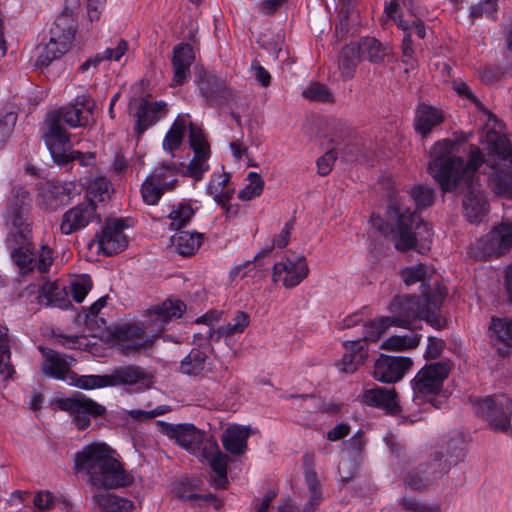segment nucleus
<instances>
[{
    "label": "nucleus",
    "instance_id": "nucleus-19",
    "mask_svg": "<svg viewBox=\"0 0 512 512\" xmlns=\"http://www.w3.org/2000/svg\"><path fill=\"white\" fill-rule=\"evenodd\" d=\"M124 227L123 220L118 219L107 222L94 241L97 245V252L111 256L123 251L128 243L127 237L123 232Z\"/></svg>",
    "mask_w": 512,
    "mask_h": 512
},
{
    "label": "nucleus",
    "instance_id": "nucleus-5",
    "mask_svg": "<svg viewBox=\"0 0 512 512\" xmlns=\"http://www.w3.org/2000/svg\"><path fill=\"white\" fill-rule=\"evenodd\" d=\"M418 282L421 283V301L418 300V319L426 321L435 329L446 326L441 313L442 304L447 296L446 288L441 286L439 276L432 265L418 262Z\"/></svg>",
    "mask_w": 512,
    "mask_h": 512
},
{
    "label": "nucleus",
    "instance_id": "nucleus-3",
    "mask_svg": "<svg viewBox=\"0 0 512 512\" xmlns=\"http://www.w3.org/2000/svg\"><path fill=\"white\" fill-rule=\"evenodd\" d=\"M95 102L88 94L79 95L70 105L50 113L47 117V132L44 140L50 152L57 157L63 155V144L68 142V134L62 123L71 128L85 127L94 122Z\"/></svg>",
    "mask_w": 512,
    "mask_h": 512
},
{
    "label": "nucleus",
    "instance_id": "nucleus-41",
    "mask_svg": "<svg viewBox=\"0 0 512 512\" xmlns=\"http://www.w3.org/2000/svg\"><path fill=\"white\" fill-rule=\"evenodd\" d=\"M187 128V121L183 118L178 117L163 139V149L174 157V151L182 144L185 132Z\"/></svg>",
    "mask_w": 512,
    "mask_h": 512
},
{
    "label": "nucleus",
    "instance_id": "nucleus-55",
    "mask_svg": "<svg viewBox=\"0 0 512 512\" xmlns=\"http://www.w3.org/2000/svg\"><path fill=\"white\" fill-rule=\"evenodd\" d=\"M166 191L168 190L152 180L150 177L146 178L141 188L143 201L148 205L156 204L162 194Z\"/></svg>",
    "mask_w": 512,
    "mask_h": 512
},
{
    "label": "nucleus",
    "instance_id": "nucleus-31",
    "mask_svg": "<svg viewBox=\"0 0 512 512\" xmlns=\"http://www.w3.org/2000/svg\"><path fill=\"white\" fill-rule=\"evenodd\" d=\"M185 308L182 301H164L161 305L155 307L150 313L151 325L157 334L161 333L164 325L173 318L181 317Z\"/></svg>",
    "mask_w": 512,
    "mask_h": 512
},
{
    "label": "nucleus",
    "instance_id": "nucleus-24",
    "mask_svg": "<svg viewBox=\"0 0 512 512\" xmlns=\"http://www.w3.org/2000/svg\"><path fill=\"white\" fill-rule=\"evenodd\" d=\"M195 60L192 46L180 43L174 46L171 58L173 68L172 86L183 85L190 77V67Z\"/></svg>",
    "mask_w": 512,
    "mask_h": 512
},
{
    "label": "nucleus",
    "instance_id": "nucleus-16",
    "mask_svg": "<svg viewBox=\"0 0 512 512\" xmlns=\"http://www.w3.org/2000/svg\"><path fill=\"white\" fill-rule=\"evenodd\" d=\"M512 246V223H501L472 247V254L476 258L484 259L500 256Z\"/></svg>",
    "mask_w": 512,
    "mask_h": 512
},
{
    "label": "nucleus",
    "instance_id": "nucleus-49",
    "mask_svg": "<svg viewBox=\"0 0 512 512\" xmlns=\"http://www.w3.org/2000/svg\"><path fill=\"white\" fill-rule=\"evenodd\" d=\"M34 507L38 512H45L53 507L60 506L61 509L68 511L70 505L62 497H55L49 491L38 492L33 499Z\"/></svg>",
    "mask_w": 512,
    "mask_h": 512
},
{
    "label": "nucleus",
    "instance_id": "nucleus-51",
    "mask_svg": "<svg viewBox=\"0 0 512 512\" xmlns=\"http://www.w3.org/2000/svg\"><path fill=\"white\" fill-rule=\"evenodd\" d=\"M43 196L51 206L64 204L69 199L68 189L60 183L48 182L43 190Z\"/></svg>",
    "mask_w": 512,
    "mask_h": 512
},
{
    "label": "nucleus",
    "instance_id": "nucleus-28",
    "mask_svg": "<svg viewBox=\"0 0 512 512\" xmlns=\"http://www.w3.org/2000/svg\"><path fill=\"white\" fill-rule=\"evenodd\" d=\"M39 349L44 357L42 372L45 375L67 382L72 371L66 357L51 349L44 347H39Z\"/></svg>",
    "mask_w": 512,
    "mask_h": 512
},
{
    "label": "nucleus",
    "instance_id": "nucleus-35",
    "mask_svg": "<svg viewBox=\"0 0 512 512\" xmlns=\"http://www.w3.org/2000/svg\"><path fill=\"white\" fill-rule=\"evenodd\" d=\"M39 301L46 306L67 308L70 304L65 287L58 281H46L39 290Z\"/></svg>",
    "mask_w": 512,
    "mask_h": 512
},
{
    "label": "nucleus",
    "instance_id": "nucleus-46",
    "mask_svg": "<svg viewBox=\"0 0 512 512\" xmlns=\"http://www.w3.org/2000/svg\"><path fill=\"white\" fill-rule=\"evenodd\" d=\"M87 197L86 202H104L110 197V182L106 177H95L90 179L87 183Z\"/></svg>",
    "mask_w": 512,
    "mask_h": 512
},
{
    "label": "nucleus",
    "instance_id": "nucleus-34",
    "mask_svg": "<svg viewBox=\"0 0 512 512\" xmlns=\"http://www.w3.org/2000/svg\"><path fill=\"white\" fill-rule=\"evenodd\" d=\"M346 350L338 364L339 370L345 373H353L357 367L368 357V351L365 342L360 340L347 341L344 343Z\"/></svg>",
    "mask_w": 512,
    "mask_h": 512
},
{
    "label": "nucleus",
    "instance_id": "nucleus-57",
    "mask_svg": "<svg viewBox=\"0 0 512 512\" xmlns=\"http://www.w3.org/2000/svg\"><path fill=\"white\" fill-rule=\"evenodd\" d=\"M303 97L312 101L323 103H332L334 97L326 85L321 83H312L302 93Z\"/></svg>",
    "mask_w": 512,
    "mask_h": 512
},
{
    "label": "nucleus",
    "instance_id": "nucleus-48",
    "mask_svg": "<svg viewBox=\"0 0 512 512\" xmlns=\"http://www.w3.org/2000/svg\"><path fill=\"white\" fill-rule=\"evenodd\" d=\"M194 216V210L191 205L186 203H179L171 208L168 214L170 220V228L173 230H179L186 226Z\"/></svg>",
    "mask_w": 512,
    "mask_h": 512
},
{
    "label": "nucleus",
    "instance_id": "nucleus-61",
    "mask_svg": "<svg viewBox=\"0 0 512 512\" xmlns=\"http://www.w3.org/2000/svg\"><path fill=\"white\" fill-rule=\"evenodd\" d=\"M70 288L73 299L76 302L81 303L91 290L92 281L90 277L86 275L72 282Z\"/></svg>",
    "mask_w": 512,
    "mask_h": 512
},
{
    "label": "nucleus",
    "instance_id": "nucleus-1",
    "mask_svg": "<svg viewBox=\"0 0 512 512\" xmlns=\"http://www.w3.org/2000/svg\"><path fill=\"white\" fill-rule=\"evenodd\" d=\"M454 143L450 140L437 142L433 147L435 158L429 164V170L439 182L443 191H454L466 188L468 193L463 200L465 218L473 223L478 222L487 213V201L475 178L477 169L484 162V155L477 146H471L469 161L450 155Z\"/></svg>",
    "mask_w": 512,
    "mask_h": 512
},
{
    "label": "nucleus",
    "instance_id": "nucleus-21",
    "mask_svg": "<svg viewBox=\"0 0 512 512\" xmlns=\"http://www.w3.org/2000/svg\"><path fill=\"white\" fill-rule=\"evenodd\" d=\"M412 366L410 358L381 355L374 365L373 375L377 381L392 383L400 380Z\"/></svg>",
    "mask_w": 512,
    "mask_h": 512
},
{
    "label": "nucleus",
    "instance_id": "nucleus-59",
    "mask_svg": "<svg viewBox=\"0 0 512 512\" xmlns=\"http://www.w3.org/2000/svg\"><path fill=\"white\" fill-rule=\"evenodd\" d=\"M303 465H304V476L305 482L308 486L310 492H318L321 491L320 483L317 479V474L313 469L314 465V456L313 454H305L303 456Z\"/></svg>",
    "mask_w": 512,
    "mask_h": 512
},
{
    "label": "nucleus",
    "instance_id": "nucleus-11",
    "mask_svg": "<svg viewBox=\"0 0 512 512\" xmlns=\"http://www.w3.org/2000/svg\"><path fill=\"white\" fill-rule=\"evenodd\" d=\"M449 371L447 362L431 363L418 371V405L430 404L436 409L445 406L446 399L440 392Z\"/></svg>",
    "mask_w": 512,
    "mask_h": 512
},
{
    "label": "nucleus",
    "instance_id": "nucleus-58",
    "mask_svg": "<svg viewBox=\"0 0 512 512\" xmlns=\"http://www.w3.org/2000/svg\"><path fill=\"white\" fill-rule=\"evenodd\" d=\"M189 143L194 154L210 155L209 145L202 130L190 123Z\"/></svg>",
    "mask_w": 512,
    "mask_h": 512
},
{
    "label": "nucleus",
    "instance_id": "nucleus-6",
    "mask_svg": "<svg viewBox=\"0 0 512 512\" xmlns=\"http://www.w3.org/2000/svg\"><path fill=\"white\" fill-rule=\"evenodd\" d=\"M489 144L490 184L498 195L512 198V146L494 130L486 134Z\"/></svg>",
    "mask_w": 512,
    "mask_h": 512
},
{
    "label": "nucleus",
    "instance_id": "nucleus-64",
    "mask_svg": "<svg viewBox=\"0 0 512 512\" xmlns=\"http://www.w3.org/2000/svg\"><path fill=\"white\" fill-rule=\"evenodd\" d=\"M16 122V115L7 113L0 118V149H2L10 136Z\"/></svg>",
    "mask_w": 512,
    "mask_h": 512
},
{
    "label": "nucleus",
    "instance_id": "nucleus-17",
    "mask_svg": "<svg viewBox=\"0 0 512 512\" xmlns=\"http://www.w3.org/2000/svg\"><path fill=\"white\" fill-rule=\"evenodd\" d=\"M15 243L18 244L19 247L12 249L11 258L21 271H31L34 268H37L41 273L48 271L53 262L52 251L48 246H41L36 259L32 251L33 246L30 239L27 240L26 243H24L22 239H18V242Z\"/></svg>",
    "mask_w": 512,
    "mask_h": 512
},
{
    "label": "nucleus",
    "instance_id": "nucleus-62",
    "mask_svg": "<svg viewBox=\"0 0 512 512\" xmlns=\"http://www.w3.org/2000/svg\"><path fill=\"white\" fill-rule=\"evenodd\" d=\"M151 109H148L142 104L137 110V130L138 133H143L148 127L158 121V117L153 114Z\"/></svg>",
    "mask_w": 512,
    "mask_h": 512
},
{
    "label": "nucleus",
    "instance_id": "nucleus-32",
    "mask_svg": "<svg viewBox=\"0 0 512 512\" xmlns=\"http://www.w3.org/2000/svg\"><path fill=\"white\" fill-rule=\"evenodd\" d=\"M230 178V174L224 171L211 175L206 191L218 205H226L235 194V188L229 186Z\"/></svg>",
    "mask_w": 512,
    "mask_h": 512
},
{
    "label": "nucleus",
    "instance_id": "nucleus-56",
    "mask_svg": "<svg viewBox=\"0 0 512 512\" xmlns=\"http://www.w3.org/2000/svg\"><path fill=\"white\" fill-rule=\"evenodd\" d=\"M209 156L210 155L194 154L184 175L190 176L195 181H200L210 168L207 162Z\"/></svg>",
    "mask_w": 512,
    "mask_h": 512
},
{
    "label": "nucleus",
    "instance_id": "nucleus-52",
    "mask_svg": "<svg viewBox=\"0 0 512 512\" xmlns=\"http://www.w3.org/2000/svg\"><path fill=\"white\" fill-rule=\"evenodd\" d=\"M247 179L249 183L238 194V198L242 201H250L258 197L264 188V181L258 173L249 172Z\"/></svg>",
    "mask_w": 512,
    "mask_h": 512
},
{
    "label": "nucleus",
    "instance_id": "nucleus-15",
    "mask_svg": "<svg viewBox=\"0 0 512 512\" xmlns=\"http://www.w3.org/2000/svg\"><path fill=\"white\" fill-rule=\"evenodd\" d=\"M195 83L199 94L212 106H223L234 99V91L226 82L203 67L196 68Z\"/></svg>",
    "mask_w": 512,
    "mask_h": 512
},
{
    "label": "nucleus",
    "instance_id": "nucleus-54",
    "mask_svg": "<svg viewBox=\"0 0 512 512\" xmlns=\"http://www.w3.org/2000/svg\"><path fill=\"white\" fill-rule=\"evenodd\" d=\"M416 346V336L415 335H393L386 340H384L381 344V348L385 350H393V351H405L408 349H412Z\"/></svg>",
    "mask_w": 512,
    "mask_h": 512
},
{
    "label": "nucleus",
    "instance_id": "nucleus-42",
    "mask_svg": "<svg viewBox=\"0 0 512 512\" xmlns=\"http://www.w3.org/2000/svg\"><path fill=\"white\" fill-rule=\"evenodd\" d=\"M206 360L207 354L204 351L200 348H193L180 362V372L189 376H197L203 372Z\"/></svg>",
    "mask_w": 512,
    "mask_h": 512
},
{
    "label": "nucleus",
    "instance_id": "nucleus-9",
    "mask_svg": "<svg viewBox=\"0 0 512 512\" xmlns=\"http://www.w3.org/2000/svg\"><path fill=\"white\" fill-rule=\"evenodd\" d=\"M386 15L393 19L398 27L404 32L402 39V62L405 65L404 72L414 69V41L413 32L416 28V16L412 0L403 1V8L400 7V0H390L385 6Z\"/></svg>",
    "mask_w": 512,
    "mask_h": 512
},
{
    "label": "nucleus",
    "instance_id": "nucleus-60",
    "mask_svg": "<svg viewBox=\"0 0 512 512\" xmlns=\"http://www.w3.org/2000/svg\"><path fill=\"white\" fill-rule=\"evenodd\" d=\"M432 238L433 233L430 225L418 219V254H423L430 250Z\"/></svg>",
    "mask_w": 512,
    "mask_h": 512
},
{
    "label": "nucleus",
    "instance_id": "nucleus-63",
    "mask_svg": "<svg viewBox=\"0 0 512 512\" xmlns=\"http://www.w3.org/2000/svg\"><path fill=\"white\" fill-rule=\"evenodd\" d=\"M498 0H481L478 4L472 6L471 16L481 18L483 16L493 17L497 10Z\"/></svg>",
    "mask_w": 512,
    "mask_h": 512
},
{
    "label": "nucleus",
    "instance_id": "nucleus-2",
    "mask_svg": "<svg viewBox=\"0 0 512 512\" xmlns=\"http://www.w3.org/2000/svg\"><path fill=\"white\" fill-rule=\"evenodd\" d=\"M75 470L88 476L97 489L127 487L133 476L124 468L118 453L105 443H91L75 454Z\"/></svg>",
    "mask_w": 512,
    "mask_h": 512
},
{
    "label": "nucleus",
    "instance_id": "nucleus-30",
    "mask_svg": "<svg viewBox=\"0 0 512 512\" xmlns=\"http://www.w3.org/2000/svg\"><path fill=\"white\" fill-rule=\"evenodd\" d=\"M250 324V316L244 311H236L231 322L218 328L210 327L206 336L210 341L218 342L222 338H228L235 334H241Z\"/></svg>",
    "mask_w": 512,
    "mask_h": 512
},
{
    "label": "nucleus",
    "instance_id": "nucleus-53",
    "mask_svg": "<svg viewBox=\"0 0 512 512\" xmlns=\"http://www.w3.org/2000/svg\"><path fill=\"white\" fill-rule=\"evenodd\" d=\"M394 326L392 320L388 317H381L377 320L368 322L364 326V339L370 341H377L385 331Z\"/></svg>",
    "mask_w": 512,
    "mask_h": 512
},
{
    "label": "nucleus",
    "instance_id": "nucleus-43",
    "mask_svg": "<svg viewBox=\"0 0 512 512\" xmlns=\"http://www.w3.org/2000/svg\"><path fill=\"white\" fill-rule=\"evenodd\" d=\"M358 61L360 60L353 43H349L342 48L338 60V68L344 80L353 78Z\"/></svg>",
    "mask_w": 512,
    "mask_h": 512
},
{
    "label": "nucleus",
    "instance_id": "nucleus-4",
    "mask_svg": "<svg viewBox=\"0 0 512 512\" xmlns=\"http://www.w3.org/2000/svg\"><path fill=\"white\" fill-rule=\"evenodd\" d=\"M79 5L80 0H65L63 12L57 16L50 29L49 41L36 47L35 66L47 67L70 50L76 32V21L72 12Z\"/></svg>",
    "mask_w": 512,
    "mask_h": 512
},
{
    "label": "nucleus",
    "instance_id": "nucleus-13",
    "mask_svg": "<svg viewBox=\"0 0 512 512\" xmlns=\"http://www.w3.org/2000/svg\"><path fill=\"white\" fill-rule=\"evenodd\" d=\"M12 193L7 208V222L13 228L12 241L18 242V239H22L26 243L31 234V222L28 217L30 196L24 188L14 189Z\"/></svg>",
    "mask_w": 512,
    "mask_h": 512
},
{
    "label": "nucleus",
    "instance_id": "nucleus-29",
    "mask_svg": "<svg viewBox=\"0 0 512 512\" xmlns=\"http://www.w3.org/2000/svg\"><path fill=\"white\" fill-rule=\"evenodd\" d=\"M128 50V42L124 39H119L116 43L115 47L106 48L103 52L96 53L95 55L87 58L79 67V73H88L91 71V75H93L97 70L99 65L103 61H120L122 56Z\"/></svg>",
    "mask_w": 512,
    "mask_h": 512
},
{
    "label": "nucleus",
    "instance_id": "nucleus-38",
    "mask_svg": "<svg viewBox=\"0 0 512 512\" xmlns=\"http://www.w3.org/2000/svg\"><path fill=\"white\" fill-rule=\"evenodd\" d=\"M443 121L444 115L438 108L427 104L418 105V133L422 137H427Z\"/></svg>",
    "mask_w": 512,
    "mask_h": 512
},
{
    "label": "nucleus",
    "instance_id": "nucleus-10",
    "mask_svg": "<svg viewBox=\"0 0 512 512\" xmlns=\"http://www.w3.org/2000/svg\"><path fill=\"white\" fill-rule=\"evenodd\" d=\"M449 371L447 362L431 363L418 371V405L430 404L436 409L445 406L446 399L440 392Z\"/></svg>",
    "mask_w": 512,
    "mask_h": 512
},
{
    "label": "nucleus",
    "instance_id": "nucleus-18",
    "mask_svg": "<svg viewBox=\"0 0 512 512\" xmlns=\"http://www.w3.org/2000/svg\"><path fill=\"white\" fill-rule=\"evenodd\" d=\"M309 266L303 255L284 258L273 266L272 281L280 282L286 289L298 286L309 275Z\"/></svg>",
    "mask_w": 512,
    "mask_h": 512
},
{
    "label": "nucleus",
    "instance_id": "nucleus-40",
    "mask_svg": "<svg viewBox=\"0 0 512 512\" xmlns=\"http://www.w3.org/2000/svg\"><path fill=\"white\" fill-rule=\"evenodd\" d=\"M201 239L202 236L199 233L181 231L172 237V245L178 254L190 256L200 247Z\"/></svg>",
    "mask_w": 512,
    "mask_h": 512
},
{
    "label": "nucleus",
    "instance_id": "nucleus-37",
    "mask_svg": "<svg viewBox=\"0 0 512 512\" xmlns=\"http://www.w3.org/2000/svg\"><path fill=\"white\" fill-rule=\"evenodd\" d=\"M181 166L174 162H161L156 165L148 176L165 189L172 190L177 182L178 176L181 174Z\"/></svg>",
    "mask_w": 512,
    "mask_h": 512
},
{
    "label": "nucleus",
    "instance_id": "nucleus-22",
    "mask_svg": "<svg viewBox=\"0 0 512 512\" xmlns=\"http://www.w3.org/2000/svg\"><path fill=\"white\" fill-rule=\"evenodd\" d=\"M96 218V205L92 202H83L69 209L64 213L60 230L63 234L69 235L85 228Z\"/></svg>",
    "mask_w": 512,
    "mask_h": 512
},
{
    "label": "nucleus",
    "instance_id": "nucleus-20",
    "mask_svg": "<svg viewBox=\"0 0 512 512\" xmlns=\"http://www.w3.org/2000/svg\"><path fill=\"white\" fill-rule=\"evenodd\" d=\"M161 432L174 439L175 442L188 450L192 454H197L200 450V445H204V433L197 429L193 424H170L161 422Z\"/></svg>",
    "mask_w": 512,
    "mask_h": 512
},
{
    "label": "nucleus",
    "instance_id": "nucleus-27",
    "mask_svg": "<svg viewBox=\"0 0 512 512\" xmlns=\"http://www.w3.org/2000/svg\"><path fill=\"white\" fill-rule=\"evenodd\" d=\"M202 457L208 461L211 469L216 474L215 485L223 487L227 482V456L219 450L215 440H205Z\"/></svg>",
    "mask_w": 512,
    "mask_h": 512
},
{
    "label": "nucleus",
    "instance_id": "nucleus-33",
    "mask_svg": "<svg viewBox=\"0 0 512 512\" xmlns=\"http://www.w3.org/2000/svg\"><path fill=\"white\" fill-rule=\"evenodd\" d=\"M352 43L356 48L359 60L380 63L389 54V47L374 37H364L358 43Z\"/></svg>",
    "mask_w": 512,
    "mask_h": 512
},
{
    "label": "nucleus",
    "instance_id": "nucleus-14",
    "mask_svg": "<svg viewBox=\"0 0 512 512\" xmlns=\"http://www.w3.org/2000/svg\"><path fill=\"white\" fill-rule=\"evenodd\" d=\"M476 414L484 417L497 430L507 431L510 426L509 415L512 411V399L504 394L488 396L473 402Z\"/></svg>",
    "mask_w": 512,
    "mask_h": 512
},
{
    "label": "nucleus",
    "instance_id": "nucleus-44",
    "mask_svg": "<svg viewBox=\"0 0 512 512\" xmlns=\"http://www.w3.org/2000/svg\"><path fill=\"white\" fill-rule=\"evenodd\" d=\"M11 338L8 335V329L0 325V375L4 379L12 377L14 367L11 364Z\"/></svg>",
    "mask_w": 512,
    "mask_h": 512
},
{
    "label": "nucleus",
    "instance_id": "nucleus-12",
    "mask_svg": "<svg viewBox=\"0 0 512 512\" xmlns=\"http://www.w3.org/2000/svg\"><path fill=\"white\" fill-rule=\"evenodd\" d=\"M56 406L69 413L78 429L84 430L90 426L91 418L103 416L106 408L82 393L55 401Z\"/></svg>",
    "mask_w": 512,
    "mask_h": 512
},
{
    "label": "nucleus",
    "instance_id": "nucleus-23",
    "mask_svg": "<svg viewBox=\"0 0 512 512\" xmlns=\"http://www.w3.org/2000/svg\"><path fill=\"white\" fill-rule=\"evenodd\" d=\"M153 383V376L139 366L120 367L109 374V386L135 385L138 390H144L150 388Z\"/></svg>",
    "mask_w": 512,
    "mask_h": 512
},
{
    "label": "nucleus",
    "instance_id": "nucleus-36",
    "mask_svg": "<svg viewBox=\"0 0 512 512\" xmlns=\"http://www.w3.org/2000/svg\"><path fill=\"white\" fill-rule=\"evenodd\" d=\"M249 435V428L240 425H231L223 433V446L231 454L241 455L247 448Z\"/></svg>",
    "mask_w": 512,
    "mask_h": 512
},
{
    "label": "nucleus",
    "instance_id": "nucleus-45",
    "mask_svg": "<svg viewBox=\"0 0 512 512\" xmlns=\"http://www.w3.org/2000/svg\"><path fill=\"white\" fill-rule=\"evenodd\" d=\"M67 383L71 386H75L84 390L103 388L109 386V375L78 376L74 372H71Z\"/></svg>",
    "mask_w": 512,
    "mask_h": 512
},
{
    "label": "nucleus",
    "instance_id": "nucleus-25",
    "mask_svg": "<svg viewBox=\"0 0 512 512\" xmlns=\"http://www.w3.org/2000/svg\"><path fill=\"white\" fill-rule=\"evenodd\" d=\"M362 401L368 406L384 410L387 414L396 415L400 412L397 393L394 388L374 387L364 391Z\"/></svg>",
    "mask_w": 512,
    "mask_h": 512
},
{
    "label": "nucleus",
    "instance_id": "nucleus-47",
    "mask_svg": "<svg viewBox=\"0 0 512 512\" xmlns=\"http://www.w3.org/2000/svg\"><path fill=\"white\" fill-rule=\"evenodd\" d=\"M63 155L57 157L53 152L51 153L52 158L58 164H66L68 162L78 161L80 166L88 167L94 164L95 155L94 153H82L76 150L69 149V141L63 144Z\"/></svg>",
    "mask_w": 512,
    "mask_h": 512
},
{
    "label": "nucleus",
    "instance_id": "nucleus-39",
    "mask_svg": "<svg viewBox=\"0 0 512 512\" xmlns=\"http://www.w3.org/2000/svg\"><path fill=\"white\" fill-rule=\"evenodd\" d=\"M92 499L102 512H132V501L106 492H96Z\"/></svg>",
    "mask_w": 512,
    "mask_h": 512
},
{
    "label": "nucleus",
    "instance_id": "nucleus-26",
    "mask_svg": "<svg viewBox=\"0 0 512 512\" xmlns=\"http://www.w3.org/2000/svg\"><path fill=\"white\" fill-rule=\"evenodd\" d=\"M389 311L392 315L388 317L394 326L410 328L416 319V301L410 295L396 296L389 306Z\"/></svg>",
    "mask_w": 512,
    "mask_h": 512
},
{
    "label": "nucleus",
    "instance_id": "nucleus-7",
    "mask_svg": "<svg viewBox=\"0 0 512 512\" xmlns=\"http://www.w3.org/2000/svg\"><path fill=\"white\" fill-rule=\"evenodd\" d=\"M464 456L460 439H449L431 451L418 470V490L429 487L450 469L458 464Z\"/></svg>",
    "mask_w": 512,
    "mask_h": 512
},
{
    "label": "nucleus",
    "instance_id": "nucleus-8",
    "mask_svg": "<svg viewBox=\"0 0 512 512\" xmlns=\"http://www.w3.org/2000/svg\"><path fill=\"white\" fill-rule=\"evenodd\" d=\"M371 223L382 235H391L395 248L399 251H407L416 245V237L413 231L414 213L408 209L388 207L385 221L376 214L371 215Z\"/></svg>",
    "mask_w": 512,
    "mask_h": 512
},
{
    "label": "nucleus",
    "instance_id": "nucleus-50",
    "mask_svg": "<svg viewBox=\"0 0 512 512\" xmlns=\"http://www.w3.org/2000/svg\"><path fill=\"white\" fill-rule=\"evenodd\" d=\"M490 330L499 342L512 346V320L492 318Z\"/></svg>",
    "mask_w": 512,
    "mask_h": 512
}]
</instances>
